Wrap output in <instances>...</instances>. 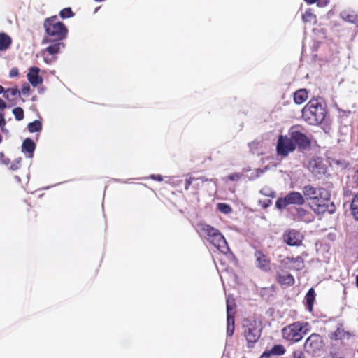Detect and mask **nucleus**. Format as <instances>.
I'll list each match as a JSON object with an SVG mask.
<instances>
[{"label":"nucleus","instance_id":"1","mask_svg":"<svg viewBox=\"0 0 358 358\" xmlns=\"http://www.w3.org/2000/svg\"><path fill=\"white\" fill-rule=\"evenodd\" d=\"M196 230L201 236L204 237L222 253L227 254L229 251L227 241L217 229L207 224H200L197 225Z\"/></svg>","mask_w":358,"mask_h":358},{"label":"nucleus","instance_id":"2","mask_svg":"<svg viewBox=\"0 0 358 358\" xmlns=\"http://www.w3.org/2000/svg\"><path fill=\"white\" fill-rule=\"evenodd\" d=\"M326 110L318 99L310 100L302 110V117L310 125H317L322 122Z\"/></svg>","mask_w":358,"mask_h":358},{"label":"nucleus","instance_id":"3","mask_svg":"<svg viewBox=\"0 0 358 358\" xmlns=\"http://www.w3.org/2000/svg\"><path fill=\"white\" fill-rule=\"evenodd\" d=\"M57 17L55 15L45 20L43 27L48 36L43 38V43H51V37L53 41H62L66 37L68 29L63 23L57 22Z\"/></svg>","mask_w":358,"mask_h":358},{"label":"nucleus","instance_id":"4","mask_svg":"<svg viewBox=\"0 0 358 358\" xmlns=\"http://www.w3.org/2000/svg\"><path fill=\"white\" fill-rule=\"evenodd\" d=\"M310 331V325L307 322H294L282 330V336L285 339L298 342L302 339L303 336Z\"/></svg>","mask_w":358,"mask_h":358},{"label":"nucleus","instance_id":"5","mask_svg":"<svg viewBox=\"0 0 358 358\" xmlns=\"http://www.w3.org/2000/svg\"><path fill=\"white\" fill-rule=\"evenodd\" d=\"M304 350L312 356H320L324 347V341L318 334H312L306 340Z\"/></svg>","mask_w":358,"mask_h":358},{"label":"nucleus","instance_id":"6","mask_svg":"<svg viewBox=\"0 0 358 358\" xmlns=\"http://www.w3.org/2000/svg\"><path fill=\"white\" fill-rule=\"evenodd\" d=\"M312 209L317 213H323L328 212L332 214L335 211V206L330 201V193L327 190V198L321 197L320 195H317L316 199H313L311 202Z\"/></svg>","mask_w":358,"mask_h":358},{"label":"nucleus","instance_id":"7","mask_svg":"<svg viewBox=\"0 0 358 358\" xmlns=\"http://www.w3.org/2000/svg\"><path fill=\"white\" fill-rule=\"evenodd\" d=\"M295 149V144L290 136H279L276 145V151L278 156L287 157Z\"/></svg>","mask_w":358,"mask_h":358},{"label":"nucleus","instance_id":"8","mask_svg":"<svg viewBox=\"0 0 358 358\" xmlns=\"http://www.w3.org/2000/svg\"><path fill=\"white\" fill-rule=\"evenodd\" d=\"M289 136L300 150H305L310 145V139L302 132L297 129L296 127H292L289 131Z\"/></svg>","mask_w":358,"mask_h":358},{"label":"nucleus","instance_id":"9","mask_svg":"<svg viewBox=\"0 0 358 358\" xmlns=\"http://www.w3.org/2000/svg\"><path fill=\"white\" fill-rule=\"evenodd\" d=\"M303 235L295 229L287 230L283 234V241L290 246H299L303 240Z\"/></svg>","mask_w":358,"mask_h":358},{"label":"nucleus","instance_id":"10","mask_svg":"<svg viewBox=\"0 0 358 358\" xmlns=\"http://www.w3.org/2000/svg\"><path fill=\"white\" fill-rule=\"evenodd\" d=\"M245 338L248 343H256L260 337L261 329L255 321L250 322L244 330Z\"/></svg>","mask_w":358,"mask_h":358},{"label":"nucleus","instance_id":"11","mask_svg":"<svg viewBox=\"0 0 358 358\" xmlns=\"http://www.w3.org/2000/svg\"><path fill=\"white\" fill-rule=\"evenodd\" d=\"M254 256L257 268L262 271H268L271 269V260L262 251L256 250Z\"/></svg>","mask_w":358,"mask_h":358},{"label":"nucleus","instance_id":"12","mask_svg":"<svg viewBox=\"0 0 358 358\" xmlns=\"http://www.w3.org/2000/svg\"><path fill=\"white\" fill-rule=\"evenodd\" d=\"M303 193L307 200H313L317 198V195H320L321 197L327 198V189L324 188H316L310 185H306L303 188Z\"/></svg>","mask_w":358,"mask_h":358},{"label":"nucleus","instance_id":"13","mask_svg":"<svg viewBox=\"0 0 358 358\" xmlns=\"http://www.w3.org/2000/svg\"><path fill=\"white\" fill-rule=\"evenodd\" d=\"M39 68L34 66L29 69L27 73V79L34 87H37L43 82L42 78L39 76Z\"/></svg>","mask_w":358,"mask_h":358},{"label":"nucleus","instance_id":"14","mask_svg":"<svg viewBox=\"0 0 358 358\" xmlns=\"http://www.w3.org/2000/svg\"><path fill=\"white\" fill-rule=\"evenodd\" d=\"M52 44L48 45L46 48L42 50V51H45L46 53L54 55L58 54L62 49L64 48L65 45L64 43L61 42V41H53L52 39Z\"/></svg>","mask_w":358,"mask_h":358},{"label":"nucleus","instance_id":"15","mask_svg":"<svg viewBox=\"0 0 358 358\" xmlns=\"http://www.w3.org/2000/svg\"><path fill=\"white\" fill-rule=\"evenodd\" d=\"M284 262L286 264L289 265L291 268L296 271H300L304 267L303 259L299 256L296 258H286Z\"/></svg>","mask_w":358,"mask_h":358},{"label":"nucleus","instance_id":"16","mask_svg":"<svg viewBox=\"0 0 358 358\" xmlns=\"http://www.w3.org/2000/svg\"><path fill=\"white\" fill-rule=\"evenodd\" d=\"M313 217L311 213L302 208L296 209V213L294 215V220L296 221L304 222L306 223L310 222Z\"/></svg>","mask_w":358,"mask_h":358},{"label":"nucleus","instance_id":"17","mask_svg":"<svg viewBox=\"0 0 358 358\" xmlns=\"http://www.w3.org/2000/svg\"><path fill=\"white\" fill-rule=\"evenodd\" d=\"M286 197L289 205H302L305 202L303 195L297 192H292L287 194Z\"/></svg>","mask_w":358,"mask_h":358},{"label":"nucleus","instance_id":"18","mask_svg":"<svg viewBox=\"0 0 358 358\" xmlns=\"http://www.w3.org/2000/svg\"><path fill=\"white\" fill-rule=\"evenodd\" d=\"M329 337L331 340L348 339L350 337V334L345 331L341 327H339L336 331L329 334Z\"/></svg>","mask_w":358,"mask_h":358},{"label":"nucleus","instance_id":"19","mask_svg":"<svg viewBox=\"0 0 358 358\" xmlns=\"http://www.w3.org/2000/svg\"><path fill=\"white\" fill-rule=\"evenodd\" d=\"M36 148V145L33 140L31 138H26L22 145V151L28 154V157L32 158L34 152Z\"/></svg>","mask_w":358,"mask_h":358},{"label":"nucleus","instance_id":"20","mask_svg":"<svg viewBox=\"0 0 358 358\" xmlns=\"http://www.w3.org/2000/svg\"><path fill=\"white\" fill-rule=\"evenodd\" d=\"M340 17L344 21L353 24L358 27V15L354 12L343 10L341 12Z\"/></svg>","mask_w":358,"mask_h":358},{"label":"nucleus","instance_id":"21","mask_svg":"<svg viewBox=\"0 0 358 358\" xmlns=\"http://www.w3.org/2000/svg\"><path fill=\"white\" fill-rule=\"evenodd\" d=\"M285 352V348L283 345H275L271 349L270 351L264 352L262 355V358L268 357L271 355H282Z\"/></svg>","mask_w":358,"mask_h":358},{"label":"nucleus","instance_id":"22","mask_svg":"<svg viewBox=\"0 0 358 358\" xmlns=\"http://www.w3.org/2000/svg\"><path fill=\"white\" fill-rule=\"evenodd\" d=\"M308 98V92L306 89L298 90L294 94V101L296 104H301Z\"/></svg>","mask_w":358,"mask_h":358},{"label":"nucleus","instance_id":"23","mask_svg":"<svg viewBox=\"0 0 358 358\" xmlns=\"http://www.w3.org/2000/svg\"><path fill=\"white\" fill-rule=\"evenodd\" d=\"M278 281L280 284L286 286H291L294 283V278L291 274L278 275Z\"/></svg>","mask_w":358,"mask_h":358},{"label":"nucleus","instance_id":"24","mask_svg":"<svg viewBox=\"0 0 358 358\" xmlns=\"http://www.w3.org/2000/svg\"><path fill=\"white\" fill-rule=\"evenodd\" d=\"M11 43V38L4 33L0 34V51L6 50Z\"/></svg>","mask_w":358,"mask_h":358},{"label":"nucleus","instance_id":"25","mask_svg":"<svg viewBox=\"0 0 358 358\" xmlns=\"http://www.w3.org/2000/svg\"><path fill=\"white\" fill-rule=\"evenodd\" d=\"M302 20L306 23L310 24H315L317 22V18L315 15H314L311 10H307L302 15Z\"/></svg>","mask_w":358,"mask_h":358},{"label":"nucleus","instance_id":"26","mask_svg":"<svg viewBox=\"0 0 358 358\" xmlns=\"http://www.w3.org/2000/svg\"><path fill=\"white\" fill-rule=\"evenodd\" d=\"M315 298V293L313 288L310 289L306 295V301L309 311L312 310L313 302Z\"/></svg>","mask_w":358,"mask_h":358},{"label":"nucleus","instance_id":"27","mask_svg":"<svg viewBox=\"0 0 358 358\" xmlns=\"http://www.w3.org/2000/svg\"><path fill=\"white\" fill-rule=\"evenodd\" d=\"M27 129L29 132H38L42 129V123L40 120H34L27 125Z\"/></svg>","mask_w":358,"mask_h":358},{"label":"nucleus","instance_id":"28","mask_svg":"<svg viewBox=\"0 0 358 358\" xmlns=\"http://www.w3.org/2000/svg\"><path fill=\"white\" fill-rule=\"evenodd\" d=\"M3 97L6 99H10L14 98L17 94L20 95V92L15 88H8L7 90L3 91Z\"/></svg>","mask_w":358,"mask_h":358},{"label":"nucleus","instance_id":"29","mask_svg":"<svg viewBox=\"0 0 358 358\" xmlns=\"http://www.w3.org/2000/svg\"><path fill=\"white\" fill-rule=\"evenodd\" d=\"M351 210L355 218L358 220V194L355 196L351 203Z\"/></svg>","mask_w":358,"mask_h":358},{"label":"nucleus","instance_id":"30","mask_svg":"<svg viewBox=\"0 0 358 358\" xmlns=\"http://www.w3.org/2000/svg\"><path fill=\"white\" fill-rule=\"evenodd\" d=\"M59 16L63 18H69L74 16V13L71 8H65L59 12Z\"/></svg>","mask_w":358,"mask_h":358},{"label":"nucleus","instance_id":"31","mask_svg":"<svg viewBox=\"0 0 358 358\" xmlns=\"http://www.w3.org/2000/svg\"><path fill=\"white\" fill-rule=\"evenodd\" d=\"M13 113L15 116V118L17 121L22 120L24 119V110L20 107L15 108L13 110Z\"/></svg>","mask_w":358,"mask_h":358},{"label":"nucleus","instance_id":"32","mask_svg":"<svg viewBox=\"0 0 358 358\" xmlns=\"http://www.w3.org/2000/svg\"><path fill=\"white\" fill-rule=\"evenodd\" d=\"M40 54L43 57V61L48 64H50L56 60L55 56L50 55L46 53L45 51L41 50Z\"/></svg>","mask_w":358,"mask_h":358},{"label":"nucleus","instance_id":"33","mask_svg":"<svg viewBox=\"0 0 358 358\" xmlns=\"http://www.w3.org/2000/svg\"><path fill=\"white\" fill-rule=\"evenodd\" d=\"M288 201L287 200L286 196L284 198H279L275 203V206L279 210H282L288 206Z\"/></svg>","mask_w":358,"mask_h":358},{"label":"nucleus","instance_id":"34","mask_svg":"<svg viewBox=\"0 0 358 358\" xmlns=\"http://www.w3.org/2000/svg\"><path fill=\"white\" fill-rule=\"evenodd\" d=\"M260 193L268 197H275V192L269 187H264L261 190Z\"/></svg>","mask_w":358,"mask_h":358},{"label":"nucleus","instance_id":"35","mask_svg":"<svg viewBox=\"0 0 358 358\" xmlns=\"http://www.w3.org/2000/svg\"><path fill=\"white\" fill-rule=\"evenodd\" d=\"M217 209L225 214H228L231 212V208L228 204L220 203L217 204Z\"/></svg>","mask_w":358,"mask_h":358},{"label":"nucleus","instance_id":"36","mask_svg":"<svg viewBox=\"0 0 358 358\" xmlns=\"http://www.w3.org/2000/svg\"><path fill=\"white\" fill-rule=\"evenodd\" d=\"M234 302L231 301L229 299H227V314H229V312H230V313L234 314Z\"/></svg>","mask_w":358,"mask_h":358},{"label":"nucleus","instance_id":"37","mask_svg":"<svg viewBox=\"0 0 358 358\" xmlns=\"http://www.w3.org/2000/svg\"><path fill=\"white\" fill-rule=\"evenodd\" d=\"M241 175L238 173H234L227 176V178L231 181H237L241 179Z\"/></svg>","mask_w":358,"mask_h":358},{"label":"nucleus","instance_id":"38","mask_svg":"<svg viewBox=\"0 0 358 358\" xmlns=\"http://www.w3.org/2000/svg\"><path fill=\"white\" fill-rule=\"evenodd\" d=\"M20 161L21 159H18L15 160L10 165V169L13 171H15L20 167Z\"/></svg>","mask_w":358,"mask_h":358},{"label":"nucleus","instance_id":"39","mask_svg":"<svg viewBox=\"0 0 358 358\" xmlns=\"http://www.w3.org/2000/svg\"><path fill=\"white\" fill-rule=\"evenodd\" d=\"M264 173V171L262 169H255V173H252V175L249 177L250 180H254L257 178H258L262 173Z\"/></svg>","mask_w":358,"mask_h":358},{"label":"nucleus","instance_id":"40","mask_svg":"<svg viewBox=\"0 0 358 358\" xmlns=\"http://www.w3.org/2000/svg\"><path fill=\"white\" fill-rule=\"evenodd\" d=\"M234 331V326L230 324V319H229V324H227V334L228 336H231Z\"/></svg>","mask_w":358,"mask_h":358},{"label":"nucleus","instance_id":"41","mask_svg":"<svg viewBox=\"0 0 358 358\" xmlns=\"http://www.w3.org/2000/svg\"><path fill=\"white\" fill-rule=\"evenodd\" d=\"M196 180L195 178H189L185 180V189L187 190L189 186L192 184L193 181Z\"/></svg>","mask_w":358,"mask_h":358},{"label":"nucleus","instance_id":"42","mask_svg":"<svg viewBox=\"0 0 358 358\" xmlns=\"http://www.w3.org/2000/svg\"><path fill=\"white\" fill-rule=\"evenodd\" d=\"M293 358H305V357L302 351L296 350L293 352Z\"/></svg>","mask_w":358,"mask_h":358},{"label":"nucleus","instance_id":"43","mask_svg":"<svg viewBox=\"0 0 358 358\" xmlns=\"http://www.w3.org/2000/svg\"><path fill=\"white\" fill-rule=\"evenodd\" d=\"M30 90V87H29V85H24L22 89H21V93L23 94V95H28L29 94V92Z\"/></svg>","mask_w":358,"mask_h":358},{"label":"nucleus","instance_id":"44","mask_svg":"<svg viewBox=\"0 0 358 358\" xmlns=\"http://www.w3.org/2000/svg\"><path fill=\"white\" fill-rule=\"evenodd\" d=\"M259 203H261L263 208H266L271 204V201L270 199H266L264 201H259Z\"/></svg>","mask_w":358,"mask_h":358},{"label":"nucleus","instance_id":"45","mask_svg":"<svg viewBox=\"0 0 358 358\" xmlns=\"http://www.w3.org/2000/svg\"><path fill=\"white\" fill-rule=\"evenodd\" d=\"M229 319H230V324L234 326V314L232 313H230V312H229V314H227V324H229Z\"/></svg>","mask_w":358,"mask_h":358},{"label":"nucleus","instance_id":"46","mask_svg":"<svg viewBox=\"0 0 358 358\" xmlns=\"http://www.w3.org/2000/svg\"><path fill=\"white\" fill-rule=\"evenodd\" d=\"M17 75H18V70L17 68H13L10 71V73H9L10 77L13 78V77L17 76Z\"/></svg>","mask_w":358,"mask_h":358},{"label":"nucleus","instance_id":"47","mask_svg":"<svg viewBox=\"0 0 358 358\" xmlns=\"http://www.w3.org/2000/svg\"><path fill=\"white\" fill-rule=\"evenodd\" d=\"M150 178L152 179V180H157V181H162L163 180V178L161 175H155V174H152L150 176Z\"/></svg>","mask_w":358,"mask_h":358},{"label":"nucleus","instance_id":"48","mask_svg":"<svg viewBox=\"0 0 358 358\" xmlns=\"http://www.w3.org/2000/svg\"><path fill=\"white\" fill-rule=\"evenodd\" d=\"M6 124V120L4 118V115L2 113H0V127L4 126Z\"/></svg>","mask_w":358,"mask_h":358},{"label":"nucleus","instance_id":"49","mask_svg":"<svg viewBox=\"0 0 358 358\" xmlns=\"http://www.w3.org/2000/svg\"><path fill=\"white\" fill-rule=\"evenodd\" d=\"M329 356L331 358H344L343 357H338L337 352L333 350H331Z\"/></svg>","mask_w":358,"mask_h":358},{"label":"nucleus","instance_id":"50","mask_svg":"<svg viewBox=\"0 0 358 358\" xmlns=\"http://www.w3.org/2000/svg\"><path fill=\"white\" fill-rule=\"evenodd\" d=\"M7 107L6 103L0 98V109L3 110Z\"/></svg>","mask_w":358,"mask_h":358},{"label":"nucleus","instance_id":"51","mask_svg":"<svg viewBox=\"0 0 358 358\" xmlns=\"http://www.w3.org/2000/svg\"><path fill=\"white\" fill-rule=\"evenodd\" d=\"M315 166H316V162H310V169L313 173H315Z\"/></svg>","mask_w":358,"mask_h":358},{"label":"nucleus","instance_id":"52","mask_svg":"<svg viewBox=\"0 0 358 358\" xmlns=\"http://www.w3.org/2000/svg\"><path fill=\"white\" fill-rule=\"evenodd\" d=\"M196 180H200L202 183L206 181H208L209 180L206 178L205 176H201L199 178H196Z\"/></svg>","mask_w":358,"mask_h":358},{"label":"nucleus","instance_id":"53","mask_svg":"<svg viewBox=\"0 0 358 358\" xmlns=\"http://www.w3.org/2000/svg\"><path fill=\"white\" fill-rule=\"evenodd\" d=\"M10 163V160L8 158H3L2 159V164H5V165H8V164Z\"/></svg>","mask_w":358,"mask_h":358},{"label":"nucleus","instance_id":"54","mask_svg":"<svg viewBox=\"0 0 358 358\" xmlns=\"http://www.w3.org/2000/svg\"><path fill=\"white\" fill-rule=\"evenodd\" d=\"M1 131L3 133V134H8V130L4 127V126L1 127Z\"/></svg>","mask_w":358,"mask_h":358},{"label":"nucleus","instance_id":"55","mask_svg":"<svg viewBox=\"0 0 358 358\" xmlns=\"http://www.w3.org/2000/svg\"><path fill=\"white\" fill-rule=\"evenodd\" d=\"M355 182L358 185V169L357 170L355 174Z\"/></svg>","mask_w":358,"mask_h":358},{"label":"nucleus","instance_id":"56","mask_svg":"<svg viewBox=\"0 0 358 358\" xmlns=\"http://www.w3.org/2000/svg\"><path fill=\"white\" fill-rule=\"evenodd\" d=\"M304 1L309 4H312V3H315L317 0H304Z\"/></svg>","mask_w":358,"mask_h":358},{"label":"nucleus","instance_id":"57","mask_svg":"<svg viewBox=\"0 0 358 358\" xmlns=\"http://www.w3.org/2000/svg\"><path fill=\"white\" fill-rule=\"evenodd\" d=\"M3 91H4V88L1 85H0V94L3 93Z\"/></svg>","mask_w":358,"mask_h":358},{"label":"nucleus","instance_id":"58","mask_svg":"<svg viewBox=\"0 0 358 358\" xmlns=\"http://www.w3.org/2000/svg\"><path fill=\"white\" fill-rule=\"evenodd\" d=\"M356 283L358 287V275H357V277H356Z\"/></svg>","mask_w":358,"mask_h":358},{"label":"nucleus","instance_id":"59","mask_svg":"<svg viewBox=\"0 0 358 358\" xmlns=\"http://www.w3.org/2000/svg\"><path fill=\"white\" fill-rule=\"evenodd\" d=\"M15 178H16V180H17L18 181L20 180V178L19 177L16 176Z\"/></svg>","mask_w":358,"mask_h":358},{"label":"nucleus","instance_id":"60","mask_svg":"<svg viewBox=\"0 0 358 358\" xmlns=\"http://www.w3.org/2000/svg\"><path fill=\"white\" fill-rule=\"evenodd\" d=\"M2 141V137L0 136V143Z\"/></svg>","mask_w":358,"mask_h":358},{"label":"nucleus","instance_id":"61","mask_svg":"<svg viewBox=\"0 0 358 358\" xmlns=\"http://www.w3.org/2000/svg\"><path fill=\"white\" fill-rule=\"evenodd\" d=\"M357 352H358V348H357Z\"/></svg>","mask_w":358,"mask_h":358}]
</instances>
